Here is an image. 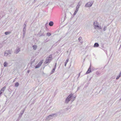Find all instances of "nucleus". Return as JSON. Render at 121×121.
I'll return each instance as SVG.
<instances>
[{
  "label": "nucleus",
  "mask_w": 121,
  "mask_h": 121,
  "mask_svg": "<svg viewBox=\"0 0 121 121\" xmlns=\"http://www.w3.org/2000/svg\"><path fill=\"white\" fill-rule=\"evenodd\" d=\"M52 59V56L51 55H49L47 57V59L44 62V63L45 64H47L48 63H49L51 60Z\"/></svg>",
  "instance_id": "1"
},
{
  "label": "nucleus",
  "mask_w": 121,
  "mask_h": 121,
  "mask_svg": "<svg viewBox=\"0 0 121 121\" xmlns=\"http://www.w3.org/2000/svg\"><path fill=\"white\" fill-rule=\"evenodd\" d=\"M94 2L93 1H91L86 3L85 6L87 7H90L92 6Z\"/></svg>",
  "instance_id": "2"
},
{
  "label": "nucleus",
  "mask_w": 121,
  "mask_h": 121,
  "mask_svg": "<svg viewBox=\"0 0 121 121\" xmlns=\"http://www.w3.org/2000/svg\"><path fill=\"white\" fill-rule=\"evenodd\" d=\"M11 53V52L9 50L8 51H6L4 53V55L6 56L8 55L10 56Z\"/></svg>",
  "instance_id": "3"
},
{
  "label": "nucleus",
  "mask_w": 121,
  "mask_h": 121,
  "mask_svg": "<svg viewBox=\"0 0 121 121\" xmlns=\"http://www.w3.org/2000/svg\"><path fill=\"white\" fill-rule=\"evenodd\" d=\"M26 108V107H25V108H24L21 111L19 116L18 118H19L21 117L22 116V115L23 114L24 111H25Z\"/></svg>",
  "instance_id": "4"
},
{
  "label": "nucleus",
  "mask_w": 121,
  "mask_h": 121,
  "mask_svg": "<svg viewBox=\"0 0 121 121\" xmlns=\"http://www.w3.org/2000/svg\"><path fill=\"white\" fill-rule=\"evenodd\" d=\"M28 21L27 20H26L25 21L24 24L23 25V30H26V25L27 24Z\"/></svg>",
  "instance_id": "5"
},
{
  "label": "nucleus",
  "mask_w": 121,
  "mask_h": 121,
  "mask_svg": "<svg viewBox=\"0 0 121 121\" xmlns=\"http://www.w3.org/2000/svg\"><path fill=\"white\" fill-rule=\"evenodd\" d=\"M20 51V48L19 47H18L16 48L14 53L15 54H17Z\"/></svg>",
  "instance_id": "6"
},
{
  "label": "nucleus",
  "mask_w": 121,
  "mask_h": 121,
  "mask_svg": "<svg viewBox=\"0 0 121 121\" xmlns=\"http://www.w3.org/2000/svg\"><path fill=\"white\" fill-rule=\"evenodd\" d=\"M102 28L101 26L98 25V24L96 25L94 27V28L95 29H97L98 30L101 29H102Z\"/></svg>",
  "instance_id": "7"
},
{
  "label": "nucleus",
  "mask_w": 121,
  "mask_h": 121,
  "mask_svg": "<svg viewBox=\"0 0 121 121\" xmlns=\"http://www.w3.org/2000/svg\"><path fill=\"white\" fill-rule=\"evenodd\" d=\"M53 117V114L49 115L46 118V120H50L51 118H52V117Z\"/></svg>",
  "instance_id": "8"
},
{
  "label": "nucleus",
  "mask_w": 121,
  "mask_h": 121,
  "mask_svg": "<svg viewBox=\"0 0 121 121\" xmlns=\"http://www.w3.org/2000/svg\"><path fill=\"white\" fill-rule=\"evenodd\" d=\"M91 65H90L86 73V74H87L91 72Z\"/></svg>",
  "instance_id": "9"
},
{
  "label": "nucleus",
  "mask_w": 121,
  "mask_h": 121,
  "mask_svg": "<svg viewBox=\"0 0 121 121\" xmlns=\"http://www.w3.org/2000/svg\"><path fill=\"white\" fill-rule=\"evenodd\" d=\"M81 5V4H79V2L78 4L77 5L76 7L75 10L78 11Z\"/></svg>",
  "instance_id": "10"
},
{
  "label": "nucleus",
  "mask_w": 121,
  "mask_h": 121,
  "mask_svg": "<svg viewBox=\"0 0 121 121\" xmlns=\"http://www.w3.org/2000/svg\"><path fill=\"white\" fill-rule=\"evenodd\" d=\"M73 94H71L67 97L70 100L72 98Z\"/></svg>",
  "instance_id": "11"
},
{
  "label": "nucleus",
  "mask_w": 121,
  "mask_h": 121,
  "mask_svg": "<svg viewBox=\"0 0 121 121\" xmlns=\"http://www.w3.org/2000/svg\"><path fill=\"white\" fill-rule=\"evenodd\" d=\"M65 17H62L61 18V22H63L65 20V18L66 17V15L65 14Z\"/></svg>",
  "instance_id": "12"
},
{
  "label": "nucleus",
  "mask_w": 121,
  "mask_h": 121,
  "mask_svg": "<svg viewBox=\"0 0 121 121\" xmlns=\"http://www.w3.org/2000/svg\"><path fill=\"white\" fill-rule=\"evenodd\" d=\"M54 24L53 22L52 21H50L49 23V25L50 26H52Z\"/></svg>",
  "instance_id": "13"
},
{
  "label": "nucleus",
  "mask_w": 121,
  "mask_h": 121,
  "mask_svg": "<svg viewBox=\"0 0 121 121\" xmlns=\"http://www.w3.org/2000/svg\"><path fill=\"white\" fill-rule=\"evenodd\" d=\"M6 88V87L5 86H4L3 87L1 90H0V91L2 92H3L5 90V89Z\"/></svg>",
  "instance_id": "14"
},
{
  "label": "nucleus",
  "mask_w": 121,
  "mask_h": 121,
  "mask_svg": "<svg viewBox=\"0 0 121 121\" xmlns=\"http://www.w3.org/2000/svg\"><path fill=\"white\" fill-rule=\"evenodd\" d=\"M99 44L97 43H95L94 46V47H98L99 46Z\"/></svg>",
  "instance_id": "15"
},
{
  "label": "nucleus",
  "mask_w": 121,
  "mask_h": 121,
  "mask_svg": "<svg viewBox=\"0 0 121 121\" xmlns=\"http://www.w3.org/2000/svg\"><path fill=\"white\" fill-rule=\"evenodd\" d=\"M48 26H49L48 25V23H47L45 24V27H46L45 29L46 30H47L48 29Z\"/></svg>",
  "instance_id": "16"
},
{
  "label": "nucleus",
  "mask_w": 121,
  "mask_h": 121,
  "mask_svg": "<svg viewBox=\"0 0 121 121\" xmlns=\"http://www.w3.org/2000/svg\"><path fill=\"white\" fill-rule=\"evenodd\" d=\"M70 100L67 97V98L66 99H65V103H67Z\"/></svg>",
  "instance_id": "17"
},
{
  "label": "nucleus",
  "mask_w": 121,
  "mask_h": 121,
  "mask_svg": "<svg viewBox=\"0 0 121 121\" xmlns=\"http://www.w3.org/2000/svg\"><path fill=\"white\" fill-rule=\"evenodd\" d=\"M69 60V59H67L66 60V61H65V66H66V65L67 64V63L68 62V61Z\"/></svg>",
  "instance_id": "18"
},
{
  "label": "nucleus",
  "mask_w": 121,
  "mask_h": 121,
  "mask_svg": "<svg viewBox=\"0 0 121 121\" xmlns=\"http://www.w3.org/2000/svg\"><path fill=\"white\" fill-rule=\"evenodd\" d=\"M19 85V84L18 82H16L15 84V86L16 87H18Z\"/></svg>",
  "instance_id": "19"
},
{
  "label": "nucleus",
  "mask_w": 121,
  "mask_h": 121,
  "mask_svg": "<svg viewBox=\"0 0 121 121\" xmlns=\"http://www.w3.org/2000/svg\"><path fill=\"white\" fill-rule=\"evenodd\" d=\"M33 49L34 50H35L37 48V46L36 45H34L33 46Z\"/></svg>",
  "instance_id": "20"
},
{
  "label": "nucleus",
  "mask_w": 121,
  "mask_h": 121,
  "mask_svg": "<svg viewBox=\"0 0 121 121\" xmlns=\"http://www.w3.org/2000/svg\"><path fill=\"white\" fill-rule=\"evenodd\" d=\"M8 64L7 63L6 61H5L4 64V67H6L7 66V65Z\"/></svg>",
  "instance_id": "21"
},
{
  "label": "nucleus",
  "mask_w": 121,
  "mask_h": 121,
  "mask_svg": "<svg viewBox=\"0 0 121 121\" xmlns=\"http://www.w3.org/2000/svg\"><path fill=\"white\" fill-rule=\"evenodd\" d=\"M22 33H23V37L24 38L25 36V34L26 33L25 31H23Z\"/></svg>",
  "instance_id": "22"
},
{
  "label": "nucleus",
  "mask_w": 121,
  "mask_h": 121,
  "mask_svg": "<svg viewBox=\"0 0 121 121\" xmlns=\"http://www.w3.org/2000/svg\"><path fill=\"white\" fill-rule=\"evenodd\" d=\"M11 33V32H9V31H7L5 32V35H8L9 34Z\"/></svg>",
  "instance_id": "23"
},
{
  "label": "nucleus",
  "mask_w": 121,
  "mask_h": 121,
  "mask_svg": "<svg viewBox=\"0 0 121 121\" xmlns=\"http://www.w3.org/2000/svg\"><path fill=\"white\" fill-rule=\"evenodd\" d=\"M56 69V68L54 67V68H53V69L52 70V72H51V74L53 73L54 72V71H55V70Z\"/></svg>",
  "instance_id": "24"
},
{
  "label": "nucleus",
  "mask_w": 121,
  "mask_h": 121,
  "mask_svg": "<svg viewBox=\"0 0 121 121\" xmlns=\"http://www.w3.org/2000/svg\"><path fill=\"white\" fill-rule=\"evenodd\" d=\"M78 11L75 10L73 14V15L74 16L76 14Z\"/></svg>",
  "instance_id": "25"
},
{
  "label": "nucleus",
  "mask_w": 121,
  "mask_h": 121,
  "mask_svg": "<svg viewBox=\"0 0 121 121\" xmlns=\"http://www.w3.org/2000/svg\"><path fill=\"white\" fill-rule=\"evenodd\" d=\"M53 117H56L58 116V115L57 113L53 114Z\"/></svg>",
  "instance_id": "26"
},
{
  "label": "nucleus",
  "mask_w": 121,
  "mask_h": 121,
  "mask_svg": "<svg viewBox=\"0 0 121 121\" xmlns=\"http://www.w3.org/2000/svg\"><path fill=\"white\" fill-rule=\"evenodd\" d=\"M40 67V65H39L38 64H37L35 66V68H39Z\"/></svg>",
  "instance_id": "27"
},
{
  "label": "nucleus",
  "mask_w": 121,
  "mask_h": 121,
  "mask_svg": "<svg viewBox=\"0 0 121 121\" xmlns=\"http://www.w3.org/2000/svg\"><path fill=\"white\" fill-rule=\"evenodd\" d=\"M97 22H94L93 24V25L94 26V27H95V26L96 25H97Z\"/></svg>",
  "instance_id": "28"
},
{
  "label": "nucleus",
  "mask_w": 121,
  "mask_h": 121,
  "mask_svg": "<svg viewBox=\"0 0 121 121\" xmlns=\"http://www.w3.org/2000/svg\"><path fill=\"white\" fill-rule=\"evenodd\" d=\"M72 99V101H73V100H74L75 99V97H73V96Z\"/></svg>",
  "instance_id": "29"
},
{
  "label": "nucleus",
  "mask_w": 121,
  "mask_h": 121,
  "mask_svg": "<svg viewBox=\"0 0 121 121\" xmlns=\"http://www.w3.org/2000/svg\"><path fill=\"white\" fill-rule=\"evenodd\" d=\"M107 28V26H104V28H103V30H106V28Z\"/></svg>",
  "instance_id": "30"
},
{
  "label": "nucleus",
  "mask_w": 121,
  "mask_h": 121,
  "mask_svg": "<svg viewBox=\"0 0 121 121\" xmlns=\"http://www.w3.org/2000/svg\"><path fill=\"white\" fill-rule=\"evenodd\" d=\"M107 28V26H104V28H103V30H106V28Z\"/></svg>",
  "instance_id": "31"
},
{
  "label": "nucleus",
  "mask_w": 121,
  "mask_h": 121,
  "mask_svg": "<svg viewBox=\"0 0 121 121\" xmlns=\"http://www.w3.org/2000/svg\"><path fill=\"white\" fill-rule=\"evenodd\" d=\"M47 35L49 36L51 35V34L50 33H47Z\"/></svg>",
  "instance_id": "32"
},
{
  "label": "nucleus",
  "mask_w": 121,
  "mask_h": 121,
  "mask_svg": "<svg viewBox=\"0 0 121 121\" xmlns=\"http://www.w3.org/2000/svg\"><path fill=\"white\" fill-rule=\"evenodd\" d=\"M120 76L119 75L118 76H117V78H116V79H117V80L118 79H119V78H120Z\"/></svg>",
  "instance_id": "33"
},
{
  "label": "nucleus",
  "mask_w": 121,
  "mask_h": 121,
  "mask_svg": "<svg viewBox=\"0 0 121 121\" xmlns=\"http://www.w3.org/2000/svg\"><path fill=\"white\" fill-rule=\"evenodd\" d=\"M82 37H80L79 38H78V40H79V41H80L81 40V39H82Z\"/></svg>",
  "instance_id": "34"
},
{
  "label": "nucleus",
  "mask_w": 121,
  "mask_h": 121,
  "mask_svg": "<svg viewBox=\"0 0 121 121\" xmlns=\"http://www.w3.org/2000/svg\"><path fill=\"white\" fill-rule=\"evenodd\" d=\"M42 63L41 62H39L38 64L39 65H40V66L42 64Z\"/></svg>",
  "instance_id": "35"
},
{
  "label": "nucleus",
  "mask_w": 121,
  "mask_h": 121,
  "mask_svg": "<svg viewBox=\"0 0 121 121\" xmlns=\"http://www.w3.org/2000/svg\"><path fill=\"white\" fill-rule=\"evenodd\" d=\"M56 65H57L56 63L55 64V65L54 66V68H56Z\"/></svg>",
  "instance_id": "36"
},
{
  "label": "nucleus",
  "mask_w": 121,
  "mask_h": 121,
  "mask_svg": "<svg viewBox=\"0 0 121 121\" xmlns=\"http://www.w3.org/2000/svg\"><path fill=\"white\" fill-rule=\"evenodd\" d=\"M2 45L1 44H0V48H2Z\"/></svg>",
  "instance_id": "37"
},
{
  "label": "nucleus",
  "mask_w": 121,
  "mask_h": 121,
  "mask_svg": "<svg viewBox=\"0 0 121 121\" xmlns=\"http://www.w3.org/2000/svg\"><path fill=\"white\" fill-rule=\"evenodd\" d=\"M119 75L121 76V71L120 72V73L119 74Z\"/></svg>",
  "instance_id": "38"
},
{
  "label": "nucleus",
  "mask_w": 121,
  "mask_h": 121,
  "mask_svg": "<svg viewBox=\"0 0 121 121\" xmlns=\"http://www.w3.org/2000/svg\"><path fill=\"white\" fill-rule=\"evenodd\" d=\"M69 108H67L66 109V110H69Z\"/></svg>",
  "instance_id": "39"
},
{
  "label": "nucleus",
  "mask_w": 121,
  "mask_h": 121,
  "mask_svg": "<svg viewBox=\"0 0 121 121\" xmlns=\"http://www.w3.org/2000/svg\"><path fill=\"white\" fill-rule=\"evenodd\" d=\"M45 27L44 26H43V27H42L41 28V30H43V28H44Z\"/></svg>",
  "instance_id": "40"
},
{
  "label": "nucleus",
  "mask_w": 121,
  "mask_h": 121,
  "mask_svg": "<svg viewBox=\"0 0 121 121\" xmlns=\"http://www.w3.org/2000/svg\"><path fill=\"white\" fill-rule=\"evenodd\" d=\"M37 0H34V2H33V3H35V1H37Z\"/></svg>",
  "instance_id": "41"
},
{
  "label": "nucleus",
  "mask_w": 121,
  "mask_h": 121,
  "mask_svg": "<svg viewBox=\"0 0 121 121\" xmlns=\"http://www.w3.org/2000/svg\"><path fill=\"white\" fill-rule=\"evenodd\" d=\"M29 70H28L27 71V73H29Z\"/></svg>",
  "instance_id": "42"
},
{
  "label": "nucleus",
  "mask_w": 121,
  "mask_h": 121,
  "mask_svg": "<svg viewBox=\"0 0 121 121\" xmlns=\"http://www.w3.org/2000/svg\"><path fill=\"white\" fill-rule=\"evenodd\" d=\"M79 89V87H78V90Z\"/></svg>",
  "instance_id": "43"
},
{
  "label": "nucleus",
  "mask_w": 121,
  "mask_h": 121,
  "mask_svg": "<svg viewBox=\"0 0 121 121\" xmlns=\"http://www.w3.org/2000/svg\"><path fill=\"white\" fill-rule=\"evenodd\" d=\"M121 47V44L120 45L119 48Z\"/></svg>",
  "instance_id": "44"
},
{
  "label": "nucleus",
  "mask_w": 121,
  "mask_h": 121,
  "mask_svg": "<svg viewBox=\"0 0 121 121\" xmlns=\"http://www.w3.org/2000/svg\"><path fill=\"white\" fill-rule=\"evenodd\" d=\"M80 73H79V74H78L79 76L80 75Z\"/></svg>",
  "instance_id": "45"
},
{
  "label": "nucleus",
  "mask_w": 121,
  "mask_h": 121,
  "mask_svg": "<svg viewBox=\"0 0 121 121\" xmlns=\"http://www.w3.org/2000/svg\"><path fill=\"white\" fill-rule=\"evenodd\" d=\"M81 42V43H82V42Z\"/></svg>",
  "instance_id": "46"
}]
</instances>
